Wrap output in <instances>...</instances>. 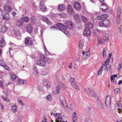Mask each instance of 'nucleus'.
I'll return each mask as SVG.
<instances>
[{
  "label": "nucleus",
  "mask_w": 122,
  "mask_h": 122,
  "mask_svg": "<svg viewBox=\"0 0 122 122\" xmlns=\"http://www.w3.org/2000/svg\"><path fill=\"white\" fill-rule=\"evenodd\" d=\"M3 66L6 69H7L8 71L10 70V69L9 67L5 64Z\"/></svg>",
  "instance_id": "nucleus-36"
},
{
  "label": "nucleus",
  "mask_w": 122,
  "mask_h": 122,
  "mask_svg": "<svg viewBox=\"0 0 122 122\" xmlns=\"http://www.w3.org/2000/svg\"><path fill=\"white\" fill-rule=\"evenodd\" d=\"M0 87L1 88H3L4 86L3 85V83L1 81H0Z\"/></svg>",
  "instance_id": "nucleus-50"
},
{
  "label": "nucleus",
  "mask_w": 122,
  "mask_h": 122,
  "mask_svg": "<svg viewBox=\"0 0 122 122\" xmlns=\"http://www.w3.org/2000/svg\"><path fill=\"white\" fill-rule=\"evenodd\" d=\"M42 122H47V119L46 117H44L43 120H42Z\"/></svg>",
  "instance_id": "nucleus-54"
},
{
  "label": "nucleus",
  "mask_w": 122,
  "mask_h": 122,
  "mask_svg": "<svg viewBox=\"0 0 122 122\" xmlns=\"http://www.w3.org/2000/svg\"><path fill=\"white\" fill-rule=\"evenodd\" d=\"M112 56V54L111 53H110L109 54L108 56V58H109L110 59V58Z\"/></svg>",
  "instance_id": "nucleus-62"
},
{
  "label": "nucleus",
  "mask_w": 122,
  "mask_h": 122,
  "mask_svg": "<svg viewBox=\"0 0 122 122\" xmlns=\"http://www.w3.org/2000/svg\"><path fill=\"white\" fill-rule=\"evenodd\" d=\"M62 116L61 115H60L57 118L56 120V122H60L62 120Z\"/></svg>",
  "instance_id": "nucleus-31"
},
{
  "label": "nucleus",
  "mask_w": 122,
  "mask_h": 122,
  "mask_svg": "<svg viewBox=\"0 0 122 122\" xmlns=\"http://www.w3.org/2000/svg\"><path fill=\"white\" fill-rule=\"evenodd\" d=\"M73 6L74 8L76 10H80L81 9V4L80 3L77 1L74 2Z\"/></svg>",
  "instance_id": "nucleus-8"
},
{
  "label": "nucleus",
  "mask_w": 122,
  "mask_h": 122,
  "mask_svg": "<svg viewBox=\"0 0 122 122\" xmlns=\"http://www.w3.org/2000/svg\"><path fill=\"white\" fill-rule=\"evenodd\" d=\"M41 74L43 75H46L47 74V73L44 71H41Z\"/></svg>",
  "instance_id": "nucleus-38"
},
{
  "label": "nucleus",
  "mask_w": 122,
  "mask_h": 122,
  "mask_svg": "<svg viewBox=\"0 0 122 122\" xmlns=\"http://www.w3.org/2000/svg\"><path fill=\"white\" fill-rule=\"evenodd\" d=\"M56 27L57 28L62 31L68 36H70L68 30L63 24L61 23H58L56 25Z\"/></svg>",
  "instance_id": "nucleus-1"
},
{
  "label": "nucleus",
  "mask_w": 122,
  "mask_h": 122,
  "mask_svg": "<svg viewBox=\"0 0 122 122\" xmlns=\"http://www.w3.org/2000/svg\"><path fill=\"white\" fill-rule=\"evenodd\" d=\"M117 77V75H112L111 76V80L112 83H114L115 84L117 83V81L116 80L115 78Z\"/></svg>",
  "instance_id": "nucleus-15"
},
{
  "label": "nucleus",
  "mask_w": 122,
  "mask_h": 122,
  "mask_svg": "<svg viewBox=\"0 0 122 122\" xmlns=\"http://www.w3.org/2000/svg\"><path fill=\"white\" fill-rule=\"evenodd\" d=\"M17 77L15 75L12 74L11 76V78L12 80L14 81L17 78Z\"/></svg>",
  "instance_id": "nucleus-28"
},
{
  "label": "nucleus",
  "mask_w": 122,
  "mask_h": 122,
  "mask_svg": "<svg viewBox=\"0 0 122 122\" xmlns=\"http://www.w3.org/2000/svg\"><path fill=\"white\" fill-rule=\"evenodd\" d=\"M118 112L119 113H121L122 112V109L120 108H118Z\"/></svg>",
  "instance_id": "nucleus-53"
},
{
  "label": "nucleus",
  "mask_w": 122,
  "mask_h": 122,
  "mask_svg": "<svg viewBox=\"0 0 122 122\" xmlns=\"http://www.w3.org/2000/svg\"><path fill=\"white\" fill-rule=\"evenodd\" d=\"M121 8H118L117 11V15L118 17L117 18V19H119L120 20V18L119 16H120L121 14Z\"/></svg>",
  "instance_id": "nucleus-26"
},
{
  "label": "nucleus",
  "mask_w": 122,
  "mask_h": 122,
  "mask_svg": "<svg viewBox=\"0 0 122 122\" xmlns=\"http://www.w3.org/2000/svg\"><path fill=\"white\" fill-rule=\"evenodd\" d=\"M3 73L2 71H0V78L2 77L3 75Z\"/></svg>",
  "instance_id": "nucleus-57"
},
{
  "label": "nucleus",
  "mask_w": 122,
  "mask_h": 122,
  "mask_svg": "<svg viewBox=\"0 0 122 122\" xmlns=\"http://www.w3.org/2000/svg\"><path fill=\"white\" fill-rule=\"evenodd\" d=\"M34 69L35 71L34 73L35 75H36V74H38V73L37 71V69L36 67H34Z\"/></svg>",
  "instance_id": "nucleus-39"
},
{
  "label": "nucleus",
  "mask_w": 122,
  "mask_h": 122,
  "mask_svg": "<svg viewBox=\"0 0 122 122\" xmlns=\"http://www.w3.org/2000/svg\"><path fill=\"white\" fill-rule=\"evenodd\" d=\"M103 67H105V66H103V65L102 64V66L100 68V70H102H102L103 69Z\"/></svg>",
  "instance_id": "nucleus-63"
},
{
  "label": "nucleus",
  "mask_w": 122,
  "mask_h": 122,
  "mask_svg": "<svg viewBox=\"0 0 122 122\" xmlns=\"http://www.w3.org/2000/svg\"><path fill=\"white\" fill-rule=\"evenodd\" d=\"M7 29V28L6 26H3L1 27L0 31L1 33H4L6 31Z\"/></svg>",
  "instance_id": "nucleus-22"
},
{
  "label": "nucleus",
  "mask_w": 122,
  "mask_h": 122,
  "mask_svg": "<svg viewBox=\"0 0 122 122\" xmlns=\"http://www.w3.org/2000/svg\"><path fill=\"white\" fill-rule=\"evenodd\" d=\"M12 10L11 7L9 5H6L4 7V10L6 13H8Z\"/></svg>",
  "instance_id": "nucleus-12"
},
{
  "label": "nucleus",
  "mask_w": 122,
  "mask_h": 122,
  "mask_svg": "<svg viewBox=\"0 0 122 122\" xmlns=\"http://www.w3.org/2000/svg\"><path fill=\"white\" fill-rule=\"evenodd\" d=\"M73 122H77V117H72Z\"/></svg>",
  "instance_id": "nucleus-41"
},
{
  "label": "nucleus",
  "mask_w": 122,
  "mask_h": 122,
  "mask_svg": "<svg viewBox=\"0 0 122 122\" xmlns=\"http://www.w3.org/2000/svg\"><path fill=\"white\" fill-rule=\"evenodd\" d=\"M72 117H77L76 113L75 112H74L72 114Z\"/></svg>",
  "instance_id": "nucleus-45"
},
{
  "label": "nucleus",
  "mask_w": 122,
  "mask_h": 122,
  "mask_svg": "<svg viewBox=\"0 0 122 122\" xmlns=\"http://www.w3.org/2000/svg\"><path fill=\"white\" fill-rule=\"evenodd\" d=\"M40 8L41 10L43 12H45L47 10V9L45 5L43 2H41L40 5Z\"/></svg>",
  "instance_id": "nucleus-17"
},
{
  "label": "nucleus",
  "mask_w": 122,
  "mask_h": 122,
  "mask_svg": "<svg viewBox=\"0 0 122 122\" xmlns=\"http://www.w3.org/2000/svg\"><path fill=\"white\" fill-rule=\"evenodd\" d=\"M97 41L98 42V43L101 44H102V40L100 38H98L97 39Z\"/></svg>",
  "instance_id": "nucleus-44"
},
{
  "label": "nucleus",
  "mask_w": 122,
  "mask_h": 122,
  "mask_svg": "<svg viewBox=\"0 0 122 122\" xmlns=\"http://www.w3.org/2000/svg\"><path fill=\"white\" fill-rule=\"evenodd\" d=\"M12 14L14 16H15L16 15V13L14 12H12Z\"/></svg>",
  "instance_id": "nucleus-60"
},
{
  "label": "nucleus",
  "mask_w": 122,
  "mask_h": 122,
  "mask_svg": "<svg viewBox=\"0 0 122 122\" xmlns=\"http://www.w3.org/2000/svg\"><path fill=\"white\" fill-rule=\"evenodd\" d=\"M83 33L84 35L86 36H89L91 35V32L90 30L85 28Z\"/></svg>",
  "instance_id": "nucleus-10"
},
{
  "label": "nucleus",
  "mask_w": 122,
  "mask_h": 122,
  "mask_svg": "<svg viewBox=\"0 0 122 122\" xmlns=\"http://www.w3.org/2000/svg\"><path fill=\"white\" fill-rule=\"evenodd\" d=\"M45 52L46 54V55H49L50 54V53L47 51H45Z\"/></svg>",
  "instance_id": "nucleus-58"
},
{
  "label": "nucleus",
  "mask_w": 122,
  "mask_h": 122,
  "mask_svg": "<svg viewBox=\"0 0 122 122\" xmlns=\"http://www.w3.org/2000/svg\"><path fill=\"white\" fill-rule=\"evenodd\" d=\"M23 21L25 23H27L29 22L30 20L29 18L27 16H25L23 17L22 19Z\"/></svg>",
  "instance_id": "nucleus-24"
},
{
  "label": "nucleus",
  "mask_w": 122,
  "mask_h": 122,
  "mask_svg": "<svg viewBox=\"0 0 122 122\" xmlns=\"http://www.w3.org/2000/svg\"><path fill=\"white\" fill-rule=\"evenodd\" d=\"M90 54V53L88 51L85 53L84 54V55L85 57H88L89 56Z\"/></svg>",
  "instance_id": "nucleus-40"
},
{
  "label": "nucleus",
  "mask_w": 122,
  "mask_h": 122,
  "mask_svg": "<svg viewBox=\"0 0 122 122\" xmlns=\"http://www.w3.org/2000/svg\"><path fill=\"white\" fill-rule=\"evenodd\" d=\"M59 113H54V115L55 117H56L57 116H59Z\"/></svg>",
  "instance_id": "nucleus-55"
},
{
  "label": "nucleus",
  "mask_w": 122,
  "mask_h": 122,
  "mask_svg": "<svg viewBox=\"0 0 122 122\" xmlns=\"http://www.w3.org/2000/svg\"><path fill=\"white\" fill-rule=\"evenodd\" d=\"M70 81L71 83L75 82V80L74 78H71L70 79Z\"/></svg>",
  "instance_id": "nucleus-46"
},
{
  "label": "nucleus",
  "mask_w": 122,
  "mask_h": 122,
  "mask_svg": "<svg viewBox=\"0 0 122 122\" xmlns=\"http://www.w3.org/2000/svg\"><path fill=\"white\" fill-rule=\"evenodd\" d=\"M110 59L109 58H108L106 61H105L104 63L103 64V66L107 68V65H108L110 61Z\"/></svg>",
  "instance_id": "nucleus-23"
},
{
  "label": "nucleus",
  "mask_w": 122,
  "mask_h": 122,
  "mask_svg": "<svg viewBox=\"0 0 122 122\" xmlns=\"http://www.w3.org/2000/svg\"><path fill=\"white\" fill-rule=\"evenodd\" d=\"M83 45V42L80 41L79 43V46L80 48H82Z\"/></svg>",
  "instance_id": "nucleus-34"
},
{
  "label": "nucleus",
  "mask_w": 122,
  "mask_h": 122,
  "mask_svg": "<svg viewBox=\"0 0 122 122\" xmlns=\"http://www.w3.org/2000/svg\"><path fill=\"white\" fill-rule=\"evenodd\" d=\"M25 29L28 33H31L33 31V27L32 26L30 23L27 24L25 26Z\"/></svg>",
  "instance_id": "nucleus-6"
},
{
  "label": "nucleus",
  "mask_w": 122,
  "mask_h": 122,
  "mask_svg": "<svg viewBox=\"0 0 122 122\" xmlns=\"http://www.w3.org/2000/svg\"><path fill=\"white\" fill-rule=\"evenodd\" d=\"M65 24L67 27L69 29L72 30L73 28V24L71 21H66Z\"/></svg>",
  "instance_id": "nucleus-7"
},
{
  "label": "nucleus",
  "mask_w": 122,
  "mask_h": 122,
  "mask_svg": "<svg viewBox=\"0 0 122 122\" xmlns=\"http://www.w3.org/2000/svg\"><path fill=\"white\" fill-rule=\"evenodd\" d=\"M73 103L71 102H70L69 104V105L70 107H73Z\"/></svg>",
  "instance_id": "nucleus-52"
},
{
  "label": "nucleus",
  "mask_w": 122,
  "mask_h": 122,
  "mask_svg": "<svg viewBox=\"0 0 122 122\" xmlns=\"http://www.w3.org/2000/svg\"><path fill=\"white\" fill-rule=\"evenodd\" d=\"M100 2L102 3H104V0H99Z\"/></svg>",
  "instance_id": "nucleus-59"
},
{
  "label": "nucleus",
  "mask_w": 122,
  "mask_h": 122,
  "mask_svg": "<svg viewBox=\"0 0 122 122\" xmlns=\"http://www.w3.org/2000/svg\"><path fill=\"white\" fill-rule=\"evenodd\" d=\"M110 97L109 96H107L106 98V104L107 105V103L110 104Z\"/></svg>",
  "instance_id": "nucleus-27"
},
{
  "label": "nucleus",
  "mask_w": 122,
  "mask_h": 122,
  "mask_svg": "<svg viewBox=\"0 0 122 122\" xmlns=\"http://www.w3.org/2000/svg\"><path fill=\"white\" fill-rule=\"evenodd\" d=\"M75 18L76 21L77 22H79L80 21V18L77 15H75L74 16Z\"/></svg>",
  "instance_id": "nucleus-30"
},
{
  "label": "nucleus",
  "mask_w": 122,
  "mask_h": 122,
  "mask_svg": "<svg viewBox=\"0 0 122 122\" xmlns=\"http://www.w3.org/2000/svg\"><path fill=\"white\" fill-rule=\"evenodd\" d=\"M102 10L103 11H107L109 8V7L105 3H102Z\"/></svg>",
  "instance_id": "nucleus-13"
},
{
  "label": "nucleus",
  "mask_w": 122,
  "mask_h": 122,
  "mask_svg": "<svg viewBox=\"0 0 122 122\" xmlns=\"http://www.w3.org/2000/svg\"><path fill=\"white\" fill-rule=\"evenodd\" d=\"M120 92V90L119 88H117L115 90V93L116 94H117V93H119Z\"/></svg>",
  "instance_id": "nucleus-42"
},
{
  "label": "nucleus",
  "mask_w": 122,
  "mask_h": 122,
  "mask_svg": "<svg viewBox=\"0 0 122 122\" xmlns=\"http://www.w3.org/2000/svg\"><path fill=\"white\" fill-rule=\"evenodd\" d=\"M2 98L4 100L6 101L7 102H10V100L7 97H5L3 96H2Z\"/></svg>",
  "instance_id": "nucleus-33"
},
{
  "label": "nucleus",
  "mask_w": 122,
  "mask_h": 122,
  "mask_svg": "<svg viewBox=\"0 0 122 122\" xmlns=\"http://www.w3.org/2000/svg\"><path fill=\"white\" fill-rule=\"evenodd\" d=\"M40 60L37 61L38 65L41 66H44L46 64L45 61L48 60L46 56L43 55H41L40 56Z\"/></svg>",
  "instance_id": "nucleus-3"
},
{
  "label": "nucleus",
  "mask_w": 122,
  "mask_h": 122,
  "mask_svg": "<svg viewBox=\"0 0 122 122\" xmlns=\"http://www.w3.org/2000/svg\"><path fill=\"white\" fill-rule=\"evenodd\" d=\"M108 15L107 14H103L98 16L96 18L98 20H103L107 18L108 17Z\"/></svg>",
  "instance_id": "nucleus-9"
},
{
  "label": "nucleus",
  "mask_w": 122,
  "mask_h": 122,
  "mask_svg": "<svg viewBox=\"0 0 122 122\" xmlns=\"http://www.w3.org/2000/svg\"><path fill=\"white\" fill-rule=\"evenodd\" d=\"M121 102V101L117 102V106H118V107L122 108V106L121 104L120 103Z\"/></svg>",
  "instance_id": "nucleus-37"
},
{
  "label": "nucleus",
  "mask_w": 122,
  "mask_h": 122,
  "mask_svg": "<svg viewBox=\"0 0 122 122\" xmlns=\"http://www.w3.org/2000/svg\"><path fill=\"white\" fill-rule=\"evenodd\" d=\"M122 83V81H119V82L118 83V84H120Z\"/></svg>",
  "instance_id": "nucleus-64"
},
{
  "label": "nucleus",
  "mask_w": 122,
  "mask_h": 122,
  "mask_svg": "<svg viewBox=\"0 0 122 122\" xmlns=\"http://www.w3.org/2000/svg\"><path fill=\"white\" fill-rule=\"evenodd\" d=\"M71 84L73 87L76 88L77 90H79L80 89L78 87L77 84H76L75 81V82L71 83Z\"/></svg>",
  "instance_id": "nucleus-25"
},
{
  "label": "nucleus",
  "mask_w": 122,
  "mask_h": 122,
  "mask_svg": "<svg viewBox=\"0 0 122 122\" xmlns=\"http://www.w3.org/2000/svg\"><path fill=\"white\" fill-rule=\"evenodd\" d=\"M1 108L2 109L3 111L4 110V107L3 106L1 105Z\"/></svg>",
  "instance_id": "nucleus-61"
},
{
  "label": "nucleus",
  "mask_w": 122,
  "mask_h": 122,
  "mask_svg": "<svg viewBox=\"0 0 122 122\" xmlns=\"http://www.w3.org/2000/svg\"><path fill=\"white\" fill-rule=\"evenodd\" d=\"M24 83V81L22 80H19L18 81V83L19 84H23Z\"/></svg>",
  "instance_id": "nucleus-35"
},
{
  "label": "nucleus",
  "mask_w": 122,
  "mask_h": 122,
  "mask_svg": "<svg viewBox=\"0 0 122 122\" xmlns=\"http://www.w3.org/2000/svg\"><path fill=\"white\" fill-rule=\"evenodd\" d=\"M66 102L64 100H63L62 102V104L63 106H65L66 105Z\"/></svg>",
  "instance_id": "nucleus-47"
},
{
  "label": "nucleus",
  "mask_w": 122,
  "mask_h": 122,
  "mask_svg": "<svg viewBox=\"0 0 122 122\" xmlns=\"http://www.w3.org/2000/svg\"><path fill=\"white\" fill-rule=\"evenodd\" d=\"M67 11L69 14H72L74 12V11L71 5H69L67 7Z\"/></svg>",
  "instance_id": "nucleus-18"
},
{
  "label": "nucleus",
  "mask_w": 122,
  "mask_h": 122,
  "mask_svg": "<svg viewBox=\"0 0 122 122\" xmlns=\"http://www.w3.org/2000/svg\"><path fill=\"white\" fill-rule=\"evenodd\" d=\"M65 86L63 85L62 83L59 82L58 85L56 87V91H54L53 92L54 94H57L59 93L61 91V90H63L65 89Z\"/></svg>",
  "instance_id": "nucleus-2"
},
{
  "label": "nucleus",
  "mask_w": 122,
  "mask_h": 122,
  "mask_svg": "<svg viewBox=\"0 0 122 122\" xmlns=\"http://www.w3.org/2000/svg\"><path fill=\"white\" fill-rule=\"evenodd\" d=\"M66 9V7L64 5L61 4L59 5L57 7V10L60 12H62L64 11Z\"/></svg>",
  "instance_id": "nucleus-11"
},
{
  "label": "nucleus",
  "mask_w": 122,
  "mask_h": 122,
  "mask_svg": "<svg viewBox=\"0 0 122 122\" xmlns=\"http://www.w3.org/2000/svg\"><path fill=\"white\" fill-rule=\"evenodd\" d=\"M81 20L83 22H85L87 21V18L83 16H81Z\"/></svg>",
  "instance_id": "nucleus-32"
},
{
  "label": "nucleus",
  "mask_w": 122,
  "mask_h": 122,
  "mask_svg": "<svg viewBox=\"0 0 122 122\" xmlns=\"http://www.w3.org/2000/svg\"><path fill=\"white\" fill-rule=\"evenodd\" d=\"M23 22L21 19H19L17 20L16 22V25L19 27L22 26L23 25Z\"/></svg>",
  "instance_id": "nucleus-14"
},
{
  "label": "nucleus",
  "mask_w": 122,
  "mask_h": 122,
  "mask_svg": "<svg viewBox=\"0 0 122 122\" xmlns=\"http://www.w3.org/2000/svg\"><path fill=\"white\" fill-rule=\"evenodd\" d=\"M102 71L101 70H100L98 71V74L99 75H100L102 73Z\"/></svg>",
  "instance_id": "nucleus-56"
},
{
  "label": "nucleus",
  "mask_w": 122,
  "mask_h": 122,
  "mask_svg": "<svg viewBox=\"0 0 122 122\" xmlns=\"http://www.w3.org/2000/svg\"><path fill=\"white\" fill-rule=\"evenodd\" d=\"M45 22H46L49 25L51 24V22L50 21L48 18L47 19V20H46Z\"/></svg>",
  "instance_id": "nucleus-48"
},
{
  "label": "nucleus",
  "mask_w": 122,
  "mask_h": 122,
  "mask_svg": "<svg viewBox=\"0 0 122 122\" xmlns=\"http://www.w3.org/2000/svg\"><path fill=\"white\" fill-rule=\"evenodd\" d=\"M25 45L29 46H31L33 44L32 41L30 38L29 37H27L25 38Z\"/></svg>",
  "instance_id": "nucleus-5"
},
{
  "label": "nucleus",
  "mask_w": 122,
  "mask_h": 122,
  "mask_svg": "<svg viewBox=\"0 0 122 122\" xmlns=\"http://www.w3.org/2000/svg\"><path fill=\"white\" fill-rule=\"evenodd\" d=\"M85 26V28L89 29L90 30L93 27V24L90 22H87Z\"/></svg>",
  "instance_id": "nucleus-16"
},
{
  "label": "nucleus",
  "mask_w": 122,
  "mask_h": 122,
  "mask_svg": "<svg viewBox=\"0 0 122 122\" xmlns=\"http://www.w3.org/2000/svg\"><path fill=\"white\" fill-rule=\"evenodd\" d=\"M107 50V49L105 48H104L103 50V51L102 53L103 54V57L105 58L107 55V53H106V51Z\"/></svg>",
  "instance_id": "nucleus-29"
},
{
  "label": "nucleus",
  "mask_w": 122,
  "mask_h": 122,
  "mask_svg": "<svg viewBox=\"0 0 122 122\" xmlns=\"http://www.w3.org/2000/svg\"><path fill=\"white\" fill-rule=\"evenodd\" d=\"M3 18L6 21H8L10 20V18L8 13H6L3 16Z\"/></svg>",
  "instance_id": "nucleus-19"
},
{
  "label": "nucleus",
  "mask_w": 122,
  "mask_h": 122,
  "mask_svg": "<svg viewBox=\"0 0 122 122\" xmlns=\"http://www.w3.org/2000/svg\"><path fill=\"white\" fill-rule=\"evenodd\" d=\"M4 61L2 60H0V65L3 66L5 64Z\"/></svg>",
  "instance_id": "nucleus-43"
},
{
  "label": "nucleus",
  "mask_w": 122,
  "mask_h": 122,
  "mask_svg": "<svg viewBox=\"0 0 122 122\" xmlns=\"http://www.w3.org/2000/svg\"><path fill=\"white\" fill-rule=\"evenodd\" d=\"M5 45V40L3 39H1L0 41V47L2 48Z\"/></svg>",
  "instance_id": "nucleus-21"
},
{
  "label": "nucleus",
  "mask_w": 122,
  "mask_h": 122,
  "mask_svg": "<svg viewBox=\"0 0 122 122\" xmlns=\"http://www.w3.org/2000/svg\"><path fill=\"white\" fill-rule=\"evenodd\" d=\"M48 18L46 17H44L42 18V20L43 21L45 22L46 20H47Z\"/></svg>",
  "instance_id": "nucleus-49"
},
{
  "label": "nucleus",
  "mask_w": 122,
  "mask_h": 122,
  "mask_svg": "<svg viewBox=\"0 0 122 122\" xmlns=\"http://www.w3.org/2000/svg\"><path fill=\"white\" fill-rule=\"evenodd\" d=\"M47 99L48 100H50L51 99V97L50 95H48L47 97Z\"/></svg>",
  "instance_id": "nucleus-51"
},
{
  "label": "nucleus",
  "mask_w": 122,
  "mask_h": 122,
  "mask_svg": "<svg viewBox=\"0 0 122 122\" xmlns=\"http://www.w3.org/2000/svg\"><path fill=\"white\" fill-rule=\"evenodd\" d=\"M108 20L105 19L101 20L99 23V25L101 27H106L108 26L110 24Z\"/></svg>",
  "instance_id": "nucleus-4"
},
{
  "label": "nucleus",
  "mask_w": 122,
  "mask_h": 122,
  "mask_svg": "<svg viewBox=\"0 0 122 122\" xmlns=\"http://www.w3.org/2000/svg\"><path fill=\"white\" fill-rule=\"evenodd\" d=\"M17 107L16 105H14L11 107V111L14 113L16 112L17 111Z\"/></svg>",
  "instance_id": "nucleus-20"
}]
</instances>
